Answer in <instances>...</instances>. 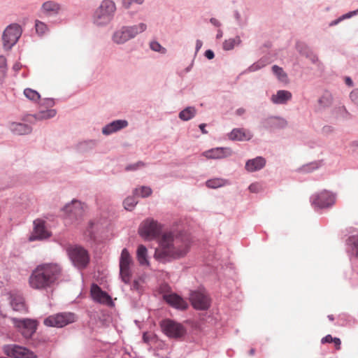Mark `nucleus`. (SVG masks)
Listing matches in <instances>:
<instances>
[{"mask_svg":"<svg viewBox=\"0 0 358 358\" xmlns=\"http://www.w3.org/2000/svg\"><path fill=\"white\" fill-rule=\"evenodd\" d=\"M192 242L189 237L180 231L164 232L158 240L154 257L163 263L180 259L189 252Z\"/></svg>","mask_w":358,"mask_h":358,"instance_id":"obj_1","label":"nucleus"},{"mask_svg":"<svg viewBox=\"0 0 358 358\" xmlns=\"http://www.w3.org/2000/svg\"><path fill=\"white\" fill-rule=\"evenodd\" d=\"M62 274V268L57 264H43L38 265L29 278L31 287L43 289L54 285Z\"/></svg>","mask_w":358,"mask_h":358,"instance_id":"obj_2","label":"nucleus"},{"mask_svg":"<svg viewBox=\"0 0 358 358\" xmlns=\"http://www.w3.org/2000/svg\"><path fill=\"white\" fill-rule=\"evenodd\" d=\"M115 10V5L113 1L110 0L103 1L94 13V20L95 23L98 25L107 24L111 20Z\"/></svg>","mask_w":358,"mask_h":358,"instance_id":"obj_3","label":"nucleus"},{"mask_svg":"<svg viewBox=\"0 0 358 358\" xmlns=\"http://www.w3.org/2000/svg\"><path fill=\"white\" fill-rule=\"evenodd\" d=\"M147 28L144 23L138 25L122 27L114 33L113 40L115 43L121 44L135 37L138 34L143 32Z\"/></svg>","mask_w":358,"mask_h":358,"instance_id":"obj_4","label":"nucleus"},{"mask_svg":"<svg viewBox=\"0 0 358 358\" xmlns=\"http://www.w3.org/2000/svg\"><path fill=\"white\" fill-rule=\"evenodd\" d=\"M162 225L153 219L143 221L139 227V234L145 240H153L158 237L162 231Z\"/></svg>","mask_w":358,"mask_h":358,"instance_id":"obj_5","label":"nucleus"},{"mask_svg":"<svg viewBox=\"0 0 358 358\" xmlns=\"http://www.w3.org/2000/svg\"><path fill=\"white\" fill-rule=\"evenodd\" d=\"M76 316L73 313H61L50 315L44 320V324L48 327L62 328L76 321Z\"/></svg>","mask_w":358,"mask_h":358,"instance_id":"obj_6","label":"nucleus"},{"mask_svg":"<svg viewBox=\"0 0 358 358\" xmlns=\"http://www.w3.org/2000/svg\"><path fill=\"white\" fill-rule=\"evenodd\" d=\"M67 252L71 260L76 266L80 268L87 266L90 261V257L85 248L78 245H74L69 247Z\"/></svg>","mask_w":358,"mask_h":358,"instance_id":"obj_7","label":"nucleus"},{"mask_svg":"<svg viewBox=\"0 0 358 358\" xmlns=\"http://www.w3.org/2000/svg\"><path fill=\"white\" fill-rule=\"evenodd\" d=\"M132 264L133 260L129 251L124 248L120 258V274L122 281L125 283H129L131 280Z\"/></svg>","mask_w":358,"mask_h":358,"instance_id":"obj_8","label":"nucleus"},{"mask_svg":"<svg viewBox=\"0 0 358 358\" xmlns=\"http://www.w3.org/2000/svg\"><path fill=\"white\" fill-rule=\"evenodd\" d=\"M160 326L163 332L170 338H178L185 334V329L181 324L169 319L162 321Z\"/></svg>","mask_w":358,"mask_h":358,"instance_id":"obj_9","label":"nucleus"},{"mask_svg":"<svg viewBox=\"0 0 358 358\" xmlns=\"http://www.w3.org/2000/svg\"><path fill=\"white\" fill-rule=\"evenodd\" d=\"M22 34L21 27L17 24H12L6 27L3 34V42L5 48L10 49Z\"/></svg>","mask_w":358,"mask_h":358,"instance_id":"obj_10","label":"nucleus"},{"mask_svg":"<svg viewBox=\"0 0 358 358\" xmlns=\"http://www.w3.org/2000/svg\"><path fill=\"white\" fill-rule=\"evenodd\" d=\"M12 320L18 331L26 338H31L36 330L37 323L34 320L13 318Z\"/></svg>","mask_w":358,"mask_h":358,"instance_id":"obj_11","label":"nucleus"},{"mask_svg":"<svg viewBox=\"0 0 358 358\" xmlns=\"http://www.w3.org/2000/svg\"><path fill=\"white\" fill-rule=\"evenodd\" d=\"M192 306L197 310H207L210 307V298L205 291H194L189 296Z\"/></svg>","mask_w":358,"mask_h":358,"instance_id":"obj_12","label":"nucleus"},{"mask_svg":"<svg viewBox=\"0 0 358 358\" xmlns=\"http://www.w3.org/2000/svg\"><path fill=\"white\" fill-rule=\"evenodd\" d=\"M34 231L29 237V241L43 240L49 238L51 233L47 229L44 220L37 219L34 221Z\"/></svg>","mask_w":358,"mask_h":358,"instance_id":"obj_13","label":"nucleus"},{"mask_svg":"<svg viewBox=\"0 0 358 358\" xmlns=\"http://www.w3.org/2000/svg\"><path fill=\"white\" fill-rule=\"evenodd\" d=\"M5 352L15 358H36V355L32 351L16 345L6 346Z\"/></svg>","mask_w":358,"mask_h":358,"instance_id":"obj_14","label":"nucleus"},{"mask_svg":"<svg viewBox=\"0 0 358 358\" xmlns=\"http://www.w3.org/2000/svg\"><path fill=\"white\" fill-rule=\"evenodd\" d=\"M313 203L319 208L329 207L335 203V196L331 192L324 190L315 196Z\"/></svg>","mask_w":358,"mask_h":358,"instance_id":"obj_15","label":"nucleus"},{"mask_svg":"<svg viewBox=\"0 0 358 358\" xmlns=\"http://www.w3.org/2000/svg\"><path fill=\"white\" fill-rule=\"evenodd\" d=\"M231 151L227 148H215L206 150L202 153V155L207 159H220L231 156Z\"/></svg>","mask_w":358,"mask_h":358,"instance_id":"obj_16","label":"nucleus"},{"mask_svg":"<svg viewBox=\"0 0 358 358\" xmlns=\"http://www.w3.org/2000/svg\"><path fill=\"white\" fill-rule=\"evenodd\" d=\"M91 294L92 298L101 303L109 305L112 303L111 297L96 285H92L91 287Z\"/></svg>","mask_w":358,"mask_h":358,"instance_id":"obj_17","label":"nucleus"},{"mask_svg":"<svg viewBox=\"0 0 358 358\" xmlns=\"http://www.w3.org/2000/svg\"><path fill=\"white\" fill-rule=\"evenodd\" d=\"M164 298L169 305L176 308L185 310L188 306L187 303L176 294H166Z\"/></svg>","mask_w":358,"mask_h":358,"instance_id":"obj_18","label":"nucleus"},{"mask_svg":"<svg viewBox=\"0 0 358 358\" xmlns=\"http://www.w3.org/2000/svg\"><path fill=\"white\" fill-rule=\"evenodd\" d=\"M127 125L128 122L126 120H115L104 127L102 129V133L105 135H109L120 130L121 129L125 128Z\"/></svg>","mask_w":358,"mask_h":358,"instance_id":"obj_19","label":"nucleus"},{"mask_svg":"<svg viewBox=\"0 0 358 358\" xmlns=\"http://www.w3.org/2000/svg\"><path fill=\"white\" fill-rule=\"evenodd\" d=\"M266 164V160L262 157H257L246 162L245 169L249 172L259 171L264 168Z\"/></svg>","mask_w":358,"mask_h":358,"instance_id":"obj_20","label":"nucleus"},{"mask_svg":"<svg viewBox=\"0 0 358 358\" xmlns=\"http://www.w3.org/2000/svg\"><path fill=\"white\" fill-rule=\"evenodd\" d=\"M252 136V134L244 129H234L229 134V138L232 141H248Z\"/></svg>","mask_w":358,"mask_h":358,"instance_id":"obj_21","label":"nucleus"},{"mask_svg":"<svg viewBox=\"0 0 358 358\" xmlns=\"http://www.w3.org/2000/svg\"><path fill=\"white\" fill-rule=\"evenodd\" d=\"M264 124L266 129H280L285 127L287 123L283 118L271 117L266 119Z\"/></svg>","mask_w":358,"mask_h":358,"instance_id":"obj_22","label":"nucleus"},{"mask_svg":"<svg viewBox=\"0 0 358 358\" xmlns=\"http://www.w3.org/2000/svg\"><path fill=\"white\" fill-rule=\"evenodd\" d=\"M292 94L287 90H278L275 94H273L271 99L273 103L285 104L292 99Z\"/></svg>","mask_w":358,"mask_h":358,"instance_id":"obj_23","label":"nucleus"},{"mask_svg":"<svg viewBox=\"0 0 358 358\" xmlns=\"http://www.w3.org/2000/svg\"><path fill=\"white\" fill-rule=\"evenodd\" d=\"M61 10V6L53 1L44 2L41 6V11L48 15H52L59 13Z\"/></svg>","mask_w":358,"mask_h":358,"instance_id":"obj_24","label":"nucleus"},{"mask_svg":"<svg viewBox=\"0 0 358 358\" xmlns=\"http://www.w3.org/2000/svg\"><path fill=\"white\" fill-rule=\"evenodd\" d=\"M10 305L15 311L27 313V308L24 302V299L20 295L11 296Z\"/></svg>","mask_w":358,"mask_h":358,"instance_id":"obj_25","label":"nucleus"},{"mask_svg":"<svg viewBox=\"0 0 358 358\" xmlns=\"http://www.w3.org/2000/svg\"><path fill=\"white\" fill-rule=\"evenodd\" d=\"M136 258L141 265L145 266L149 264L148 250L143 245H138L136 251Z\"/></svg>","mask_w":358,"mask_h":358,"instance_id":"obj_26","label":"nucleus"},{"mask_svg":"<svg viewBox=\"0 0 358 358\" xmlns=\"http://www.w3.org/2000/svg\"><path fill=\"white\" fill-rule=\"evenodd\" d=\"M12 131L17 135H25L31 132V128L27 124L22 123H12Z\"/></svg>","mask_w":358,"mask_h":358,"instance_id":"obj_27","label":"nucleus"},{"mask_svg":"<svg viewBox=\"0 0 358 358\" xmlns=\"http://www.w3.org/2000/svg\"><path fill=\"white\" fill-rule=\"evenodd\" d=\"M65 211L76 216L81 215L83 213L82 203L78 201H73L71 204L67 205Z\"/></svg>","mask_w":358,"mask_h":358,"instance_id":"obj_28","label":"nucleus"},{"mask_svg":"<svg viewBox=\"0 0 358 358\" xmlns=\"http://www.w3.org/2000/svg\"><path fill=\"white\" fill-rule=\"evenodd\" d=\"M195 114L196 109L194 107H187L179 113V117L184 121H187L194 117Z\"/></svg>","mask_w":358,"mask_h":358,"instance_id":"obj_29","label":"nucleus"},{"mask_svg":"<svg viewBox=\"0 0 358 358\" xmlns=\"http://www.w3.org/2000/svg\"><path fill=\"white\" fill-rule=\"evenodd\" d=\"M24 94L28 99L34 102H37L41 99V96L38 92L31 88H26L24 90Z\"/></svg>","mask_w":358,"mask_h":358,"instance_id":"obj_30","label":"nucleus"},{"mask_svg":"<svg viewBox=\"0 0 358 358\" xmlns=\"http://www.w3.org/2000/svg\"><path fill=\"white\" fill-rule=\"evenodd\" d=\"M56 115V111L54 109H50L44 111H40L35 115V118L38 120H45L53 117Z\"/></svg>","mask_w":358,"mask_h":358,"instance_id":"obj_31","label":"nucleus"},{"mask_svg":"<svg viewBox=\"0 0 358 358\" xmlns=\"http://www.w3.org/2000/svg\"><path fill=\"white\" fill-rule=\"evenodd\" d=\"M152 189L150 187L147 186H141L139 188H136L134 190V194L135 195H139L141 197H148L152 194Z\"/></svg>","mask_w":358,"mask_h":358,"instance_id":"obj_32","label":"nucleus"},{"mask_svg":"<svg viewBox=\"0 0 358 358\" xmlns=\"http://www.w3.org/2000/svg\"><path fill=\"white\" fill-rule=\"evenodd\" d=\"M226 180L222 178H214L206 181V186L209 188H217L224 186Z\"/></svg>","mask_w":358,"mask_h":358,"instance_id":"obj_33","label":"nucleus"},{"mask_svg":"<svg viewBox=\"0 0 358 358\" xmlns=\"http://www.w3.org/2000/svg\"><path fill=\"white\" fill-rule=\"evenodd\" d=\"M241 40L238 36L234 38H229L224 42L223 48L225 50H232L234 48V46L239 44Z\"/></svg>","mask_w":358,"mask_h":358,"instance_id":"obj_34","label":"nucleus"},{"mask_svg":"<svg viewBox=\"0 0 358 358\" xmlns=\"http://www.w3.org/2000/svg\"><path fill=\"white\" fill-rule=\"evenodd\" d=\"M272 71L280 81H285L287 80V74L285 73V71L281 67L277 65H274L272 67Z\"/></svg>","mask_w":358,"mask_h":358,"instance_id":"obj_35","label":"nucleus"},{"mask_svg":"<svg viewBox=\"0 0 358 358\" xmlns=\"http://www.w3.org/2000/svg\"><path fill=\"white\" fill-rule=\"evenodd\" d=\"M332 96L329 92H325L319 100V103L324 107L329 106L332 103Z\"/></svg>","mask_w":358,"mask_h":358,"instance_id":"obj_36","label":"nucleus"},{"mask_svg":"<svg viewBox=\"0 0 358 358\" xmlns=\"http://www.w3.org/2000/svg\"><path fill=\"white\" fill-rule=\"evenodd\" d=\"M137 203L138 201L134 196H128L124 201V208L127 210H131Z\"/></svg>","mask_w":358,"mask_h":358,"instance_id":"obj_37","label":"nucleus"},{"mask_svg":"<svg viewBox=\"0 0 358 358\" xmlns=\"http://www.w3.org/2000/svg\"><path fill=\"white\" fill-rule=\"evenodd\" d=\"M35 27L36 32L41 35L44 34L48 31L47 25L39 20H36Z\"/></svg>","mask_w":358,"mask_h":358,"instance_id":"obj_38","label":"nucleus"},{"mask_svg":"<svg viewBox=\"0 0 358 358\" xmlns=\"http://www.w3.org/2000/svg\"><path fill=\"white\" fill-rule=\"evenodd\" d=\"M357 13H358V10H356V11H353V12H350L347 14H345L343 15V16L340 17L339 18H338L337 20H334L332 21L331 23H330V26H334V25H336L337 24H338L341 21H342L344 19H346V18H349L350 17H352V15H355Z\"/></svg>","mask_w":358,"mask_h":358,"instance_id":"obj_39","label":"nucleus"},{"mask_svg":"<svg viewBox=\"0 0 358 358\" xmlns=\"http://www.w3.org/2000/svg\"><path fill=\"white\" fill-rule=\"evenodd\" d=\"M349 243L352 245V252L358 257V238L351 237L349 239Z\"/></svg>","mask_w":358,"mask_h":358,"instance_id":"obj_40","label":"nucleus"},{"mask_svg":"<svg viewBox=\"0 0 358 358\" xmlns=\"http://www.w3.org/2000/svg\"><path fill=\"white\" fill-rule=\"evenodd\" d=\"M150 46L154 51L161 52L162 53L165 52V48H162L161 45L156 41L151 42Z\"/></svg>","mask_w":358,"mask_h":358,"instance_id":"obj_41","label":"nucleus"},{"mask_svg":"<svg viewBox=\"0 0 358 358\" xmlns=\"http://www.w3.org/2000/svg\"><path fill=\"white\" fill-rule=\"evenodd\" d=\"M145 166V164L142 162H138L136 164L129 165L126 167L127 171H135L138 169H140L141 167H143Z\"/></svg>","mask_w":358,"mask_h":358,"instance_id":"obj_42","label":"nucleus"},{"mask_svg":"<svg viewBox=\"0 0 358 358\" xmlns=\"http://www.w3.org/2000/svg\"><path fill=\"white\" fill-rule=\"evenodd\" d=\"M262 185L258 182H255L249 186V190L252 193H257L262 190Z\"/></svg>","mask_w":358,"mask_h":358,"instance_id":"obj_43","label":"nucleus"},{"mask_svg":"<svg viewBox=\"0 0 358 358\" xmlns=\"http://www.w3.org/2000/svg\"><path fill=\"white\" fill-rule=\"evenodd\" d=\"M144 0H122L123 6L128 8L133 3L141 4Z\"/></svg>","mask_w":358,"mask_h":358,"instance_id":"obj_44","label":"nucleus"},{"mask_svg":"<svg viewBox=\"0 0 358 358\" xmlns=\"http://www.w3.org/2000/svg\"><path fill=\"white\" fill-rule=\"evenodd\" d=\"M350 97L355 104L358 106V89L354 90L350 94Z\"/></svg>","mask_w":358,"mask_h":358,"instance_id":"obj_45","label":"nucleus"},{"mask_svg":"<svg viewBox=\"0 0 358 358\" xmlns=\"http://www.w3.org/2000/svg\"><path fill=\"white\" fill-rule=\"evenodd\" d=\"M334 341V338H333L331 335H327L322 339V343H331Z\"/></svg>","mask_w":358,"mask_h":358,"instance_id":"obj_46","label":"nucleus"},{"mask_svg":"<svg viewBox=\"0 0 358 358\" xmlns=\"http://www.w3.org/2000/svg\"><path fill=\"white\" fill-rule=\"evenodd\" d=\"M205 56L208 59H212L214 58V52L210 50H206V52H205Z\"/></svg>","mask_w":358,"mask_h":358,"instance_id":"obj_47","label":"nucleus"},{"mask_svg":"<svg viewBox=\"0 0 358 358\" xmlns=\"http://www.w3.org/2000/svg\"><path fill=\"white\" fill-rule=\"evenodd\" d=\"M333 343L336 350H339L341 348V341L338 338H334Z\"/></svg>","mask_w":358,"mask_h":358,"instance_id":"obj_48","label":"nucleus"},{"mask_svg":"<svg viewBox=\"0 0 358 358\" xmlns=\"http://www.w3.org/2000/svg\"><path fill=\"white\" fill-rule=\"evenodd\" d=\"M6 66V59L3 56H0V67L4 68Z\"/></svg>","mask_w":358,"mask_h":358,"instance_id":"obj_49","label":"nucleus"},{"mask_svg":"<svg viewBox=\"0 0 358 358\" xmlns=\"http://www.w3.org/2000/svg\"><path fill=\"white\" fill-rule=\"evenodd\" d=\"M143 339L145 343H149L151 339V335L148 333H144L143 335Z\"/></svg>","mask_w":358,"mask_h":358,"instance_id":"obj_50","label":"nucleus"},{"mask_svg":"<svg viewBox=\"0 0 358 358\" xmlns=\"http://www.w3.org/2000/svg\"><path fill=\"white\" fill-rule=\"evenodd\" d=\"M205 127H206V124H201L199 125V128H200L201 132L204 134H207V131L206 130Z\"/></svg>","mask_w":358,"mask_h":358,"instance_id":"obj_51","label":"nucleus"},{"mask_svg":"<svg viewBox=\"0 0 358 358\" xmlns=\"http://www.w3.org/2000/svg\"><path fill=\"white\" fill-rule=\"evenodd\" d=\"M345 83L348 86H352V80L349 77L345 78Z\"/></svg>","mask_w":358,"mask_h":358,"instance_id":"obj_52","label":"nucleus"},{"mask_svg":"<svg viewBox=\"0 0 358 358\" xmlns=\"http://www.w3.org/2000/svg\"><path fill=\"white\" fill-rule=\"evenodd\" d=\"M245 110L244 108H238L236 110V114L238 115H241L243 113H245Z\"/></svg>","mask_w":358,"mask_h":358,"instance_id":"obj_53","label":"nucleus"},{"mask_svg":"<svg viewBox=\"0 0 358 358\" xmlns=\"http://www.w3.org/2000/svg\"><path fill=\"white\" fill-rule=\"evenodd\" d=\"M210 22H211L213 24H214L217 25V20H216V19L212 18V19L210 20Z\"/></svg>","mask_w":358,"mask_h":358,"instance_id":"obj_54","label":"nucleus"},{"mask_svg":"<svg viewBox=\"0 0 358 358\" xmlns=\"http://www.w3.org/2000/svg\"><path fill=\"white\" fill-rule=\"evenodd\" d=\"M201 45V42L200 41H196V46L199 48Z\"/></svg>","mask_w":358,"mask_h":358,"instance_id":"obj_55","label":"nucleus"},{"mask_svg":"<svg viewBox=\"0 0 358 358\" xmlns=\"http://www.w3.org/2000/svg\"><path fill=\"white\" fill-rule=\"evenodd\" d=\"M328 318L331 320V321H333L334 320V316L332 315H330L328 316Z\"/></svg>","mask_w":358,"mask_h":358,"instance_id":"obj_56","label":"nucleus"},{"mask_svg":"<svg viewBox=\"0 0 358 358\" xmlns=\"http://www.w3.org/2000/svg\"><path fill=\"white\" fill-rule=\"evenodd\" d=\"M254 354H255V350H254V349H251V350H250V355H253Z\"/></svg>","mask_w":358,"mask_h":358,"instance_id":"obj_57","label":"nucleus"},{"mask_svg":"<svg viewBox=\"0 0 358 358\" xmlns=\"http://www.w3.org/2000/svg\"><path fill=\"white\" fill-rule=\"evenodd\" d=\"M134 288H136V289H137V288H138V283H137V282H136V281H135V282H134Z\"/></svg>","mask_w":358,"mask_h":358,"instance_id":"obj_58","label":"nucleus"},{"mask_svg":"<svg viewBox=\"0 0 358 358\" xmlns=\"http://www.w3.org/2000/svg\"><path fill=\"white\" fill-rule=\"evenodd\" d=\"M53 101L52 100L48 101V104H52Z\"/></svg>","mask_w":358,"mask_h":358,"instance_id":"obj_59","label":"nucleus"},{"mask_svg":"<svg viewBox=\"0 0 358 358\" xmlns=\"http://www.w3.org/2000/svg\"><path fill=\"white\" fill-rule=\"evenodd\" d=\"M252 68L253 69H256L255 68V66H254V65H253V66H252Z\"/></svg>","mask_w":358,"mask_h":358,"instance_id":"obj_60","label":"nucleus"}]
</instances>
